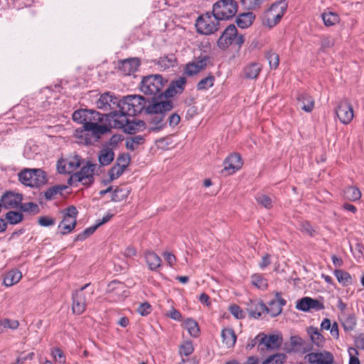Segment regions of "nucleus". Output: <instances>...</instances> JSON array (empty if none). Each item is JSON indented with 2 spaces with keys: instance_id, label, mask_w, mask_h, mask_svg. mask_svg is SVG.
I'll list each match as a JSON object with an SVG mask.
<instances>
[{
  "instance_id": "1",
  "label": "nucleus",
  "mask_w": 364,
  "mask_h": 364,
  "mask_svg": "<svg viewBox=\"0 0 364 364\" xmlns=\"http://www.w3.org/2000/svg\"><path fill=\"white\" fill-rule=\"evenodd\" d=\"M149 98L141 95H130L119 100L118 110L112 111L114 129H122L126 134H133L139 132L145 123L141 120H130L128 117L136 116L142 112L146 113Z\"/></svg>"
},
{
  "instance_id": "2",
  "label": "nucleus",
  "mask_w": 364,
  "mask_h": 364,
  "mask_svg": "<svg viewBox=\"0 0 364 364\" xmlns=\"http://www.w3.org/2000/svg\"><path fill=\"white\" fill-rule=\"evenodd\" d=\"M173 108V104L171 100H157L156 97L153 98L146 109V114L151 115L150 130L157 132L164 129L167 124L165 117Z\"/></svg>"
},
{
  "instance_id": "3",
  "label": "nucleus",
  "mask_w": 364,
  "mask_h": 364,
  "mask_svg": "<svg viewBox=\"0 0 364 364\" xmlns=\"http://www.w3.org/2000/svg\"><path fill=\"white\" fill-rule=\"evenodd\" d=\"M168 82L162 75L159 74L149 75L142 77L140 84V90L146 95L151 96L150 101L156 97L157 100H162L164 97H159L162 93V89Z\"/></svg>"
},
{
  "instance_id": "4",
  "label": "nucleus",
  "mask_w": 364,
  "mask_h": 364,
  "mask_svg": "<svg viewBox=\"0 0 364 364\" xmlns=\"http://www.w3.org/2000/svg\"><path fill=\"white\" fill-rule=\"evenodd\" d=\"M287 9L286 0L274 2L262 16V25L269 28L275 26L282 19Z\"/></svg>"
},
{
  "instance_id": "5",
  "label": "nucleus",
  "mask_w": 364,
  "mask_h": 364,
  "mask_svg": "<svg viewBox=\"0 0 364 364\" xmlns=\"http://www.w3.org/2000/svg\"><path fill=\"white\" fill-rule=\"evenodd\" d=\"M104 131V127L85 124L75 129L74 136L78 139V143L90 145L97 141L103 135Z\"/></svg>"
},
{
  "instance_id": "6",
  "label": "nucleus",
  "mask_w": 364,
  "mask_h": 364,
  "mask_svg": "<svg viewBox=\"0 0 364 364\" xmlns=\"http://www.w3.org/2000/svg\"><path fill=\"white\" fill-rule=\"evenodd\" d=\"M19 181L29 187H39L46 181V173L40 168H25L18 174Z\"/></svg>"
},
{
  "instance_id": "7",
  "label": "nucleus",
  "mask_w": 364,
  "mask_h": 364,
  "mask_svg": "<svg viewBox=\"0 0 364 364\" xmlns=\"http://www.w3.org/2000/svg\"><path fill=\"white\" fill-rule=\"evenodd\" d=\"M238 9L235 0H219L213 6V14L216 20H229L236 14Z\"/></svg>"
},
{
  "instance_id": "8",
  "label": "nucleus",
  "mask_w": 364,
  "mask_h": 364,
  "mask_svg": "<svg viewBox=\"0 0 364 364\" xmlns=\"http://www.w3.org/2000/svg\"><path fill=\"white\" fill-rule=\"evenodd\" d=\"M87 115V119L85 124L104 127L105 131L103 135L111 132V129L114 128V116L112 115V112H109L107 114H101L96 110L88 109Z\"/></svg>"
},
{
  "instance_id": "9",
  "label": "nucleus",
  "mask_w": 364,
  "mask_h": 364,
  "mask_svg": "<svg viewBox=\"0 0 364 364\" xmlns=\"http://www.w3.org/2000/svg\"><path fill=\"white\" fill-rule=\"evenodd\" d=\"M220 20L215 18L213 12H206L199 16L196 21V28L198 33L211 35L220 28Z\"/></svg>"
},
{
  "instance_id": "10",
  "label": "nucleus",
  "mask_w": 364,
  "mask_h": 364,
  "mask_svg": "<svg viewBox=\"0 0 364 364\" xmlns=\"http://www.w3.org/2000/svg\"><path fill=\"white\" fill-rule=\"evenodd\" d=\"M244 42V36L242 35H238L236 26L234 24H230L220 35L217 41V45L219 48L225 50L232 44L240 47Z\"/></svg>"
},
{
  "instance_id": "11",
  "label": "nucleus",
  "mask_w": 364,
  "mask_h": 364,
  "mask_svg": "<svg viewBox=\"0 0 364 364\" xmlns=\"http://www.w3.org/2000/svg\"><path fill=\"white\" fill-rule=\"evenodd\" d=\"M63 220L58 225V228L61 230L62 235H66L71 232L77 224V216L78 210L74 205H70L67 208L61 210Z\"/></svg>"
},
{
  "instance_id": "12",
  "label": "nucleus",
  "mask_w": 364,
  "mask_h": 364,
  "mask_svg": "<svg viewBox=\"0 0 364 364\" xmlns=\"http://www.w3.org/2000/svg\"><path fill=\"white\" fill-rule=\"evenodd\" d=\"M119 100L114 94L107 92L100 95V98L96 101V107L99 109L110 112L118 110V104Z\"/></svg>"
},
{
  "instance_id": "13",
  "label": "nucleus",
  "mask_w": 364,
  "mask_h": 364,
  "mask_svg": "<svg viewBox=\"0 0 364 364\" xmlns=\"http://www.w3.org/2000/svg\"><path fill=\"white\" fill-rule=\"evenodd\" d=\"M336 113L341 122L344 124H349L354 116L352 105L347 99H344L339 102L336 109Z\"/></svg>"
},
{
  "instance_id": "14",
  "label": "nucleus",
  "mask_w": 364,
  "mask_h": 364,
  "mask_svg": "<svg viewBox=\"0 0 364 364\" xmlns=\"http://www.w3.org/2000/svg\"><path fill=\"white\" fill-rule=\"evenodd\" d=\"M90 285V283L85 284L73 294L72 309L75 314L80 315L85 311L86 309L87 299L83 291Z\"/></svg>"
},
{
  "instance_id": "15",
  "label": "nucleus",
  "mask_w": 364,
  "mask_h": 364,
  "mask_svg": "<svg viewBox=\"0 0 364 364\" xmlns=\"http://www.w3.org/2000/svg\"><path fill=\"white\" fill-rule=\"evenodd\" d=\"M95 166L96 165L92 162L87 161L86 165L83 166L79 171L75 172L83 186L89 187L94 183Z\"/></svg>"
},
{
  "instance_id": "16",
  "label": "nucleus",
  "mask_w": 364,
  "mask_h": 364,
  "mask_svg": "<svg viewBox=\"0 0 364 364\" xmlns=\"http://www.w3.org/2000/svg\"><path fill=\"white\" fill-rule=\"evenodd\" d=\"M186 82L187 80L184 76L172 80L168 87L159 97H164V98L168 99L173 97L176 95L181 94L185 89Z\"/></svg>"
},
{
  "instance_id": "17",
  "label": "nucleus",
  "mask_w": 364,
  "mask_h": 364,
  "mask_svg": "<svg viewBox=\"0 0 364 364\" xmlns=\"http://www.w3.org/2000/svg\"><path fill=\"white\" fill-rule=\"evenodd\" d=\"M23 200V196L21 193H16L13 191H6L0 199L1 209H13L18 207Z\"/></svg>"
},
{
  "instance_id": "18",
  "label": "nucleus",
  "mask_w": 364,
  "mask_h": 364,
  "mask_svg": "<svg viewBox=\"0 0 364 364\" xmlns=\"http://www.w3.org/2000/svg\"><path fill=\"white\" fill-rule=\"evenodd\" d=\"M209 57L207 55H200L196 60L188 63L184 68V74L188 76H193L207 66Z\"/></svg>"
},
{
  "instance_id": "19",
  "label": "nucleus",
  "mask_w": 364,
  "mask_h": 364,
  "mask_svg": "<svg viewBox=\"0 0 364 364\" xmlns=\"http://www.w3.org/2000/svg\"><path fill=\"white\" fill-rule=\"evenodd\" d=\"M81 165V157L75 155L68 160H59L57 164V171L59 173H70Z\"/></svg>"
},
{
  "instance_id": "20",
  "label": "nucleus",
  "mask_w": 364,
  "mask_h": 364,
  "mask_svg": "<svg viewBox=\"0 0 364 364\" xmlns=\"http://www.w3.org/2000/svg\"><path fill=\"white\" fill-rule=\"evenodd\" d=\"M260 338L259 345H262L264 350L278 349L282 343V338L276 334L267 335L264 333H259Z\"/></svg>"
},
{
  "instance_id": "21",
  "label": "nucleus",
  "mask_w": 364,
  "mask_h": 364,
  "mask_svg": "<svg viewBox=\"0 0 364 364\" xmlns=\"http://www.w3.org/2000/svg\"><path fill=\"white\" fill-rule=\"evenodd\" d=\"M140 65V61L136 58H131L118 61L117 70L123 75H133Z\"/></svg>"
},
{
  "instance_id": "22",
  "label": "nucleus",
  "mask_w": 364,
  "mask_h": 364,
  "mask_svg": "<svg viewBox=\"0 0 364 364\" xmlns=\"http://www.w3.org/2000/svg\"><path fill=\"white\" fill-rule=\"evenodd\" d=\"M224 168L222 173H227V174H232L236 171L239 170L242 165V158L239 154L233 153L229 155L224 161Z\"/></svg>"
},
{
  "instance_id": "23",
  "label": "nucleus",
  "mask_w": 364,
  "mask_h": 364,
  "mask_svg": "<svg viewBox=\"0 0 364 364\" xmlns=\"http://www.w3.org/2000/svg\"><path fill=\"white\" fill-rule=\"evenodd\" d=\"M296 308L304 312L311 309L320 311L324 309V304L317 299L306 296L297 301Z\"/></svg>"
},
{
  "instance_id": "24",
  "label": "nucleus",
  "mask_w": 364,
  "mask_h": 364,
  "mask_svg": "<svg viewBox=\"0 0 364 364\" xmlns=\"http://www.w3.org/2000/svg\"><path fill=\"white\" fill-rule=\"evenodd\" d=\"M247 311L250 317L258 318L261 316L262 313L267 310V306L262 300L259 299H250L247 303Z\"/></svg>"
},
{
  "instance_id": "25",
  "label": "nucleus",
  "mask_w": 364,
  "mask_h": 364,
  "mask_svg": "<svg viewBox=\"0 0 364 364\" xmlns=\"http://www.w3.org/2000/svg\"><path fill=\"white\" fill-rule=\"evenodd\" d=\"M306 358L312 364H332L333 358L331 353H326V356L319 353H311Z\"/></svg>"
},
{
  "instance_id": "26",
  "label": "nucleus",
  "mask_w": 364,
  "mask_h": 364,
  "mask_svg": "<svg viewBox=\"0 0 364 364\" xmlns=\"http://www.w3.org/2000/svg\"><path fill=\"white\" fill-rule=\"evenodd\" d=\"M262 66L259 63H250L243 68L244 78L247 80H255L259 76Z\"/></svg>"
},
{
  "instance_id": "27",
  "label": "nucleus",
  "mask_w": 364,
  "mask_h": 364,
  "mask_svg": "<svg viewBox=\"0 0 364 364\" xmlns=\"http://www.w3.org/2000/svg\"><path fill=\"white\" fill-rule=\"evenodd\" d=\"M299 105L302 110L306 112H311L314 107V100L309 94L302 92L298 94L296 97Z\"/></svg>"
},
{
  "instance_id": "28",
  "label": "nucleus",
  "mask_w": 364,
  "mask_h": 364,
  "mask_svg": "<svg viewBox=\"0 0 364 364\" xmlns=\"http://www.w3.org/2000/svg\"><path fill=\"white\" fill-rule=\"evenodd\" d=\"M177 62L176 57L174 54L170 53L160 57L156 62L161 70H166L170 68H173Z\"/></svg>"
},
{
  "instance_id": "29",
  "label": "nucleus",
  "mask_w": 364,
  "mask_h": 364,
  "mask_svg": "<svg viewBox=\"0 0 364 364\" xmlns=\"http://www.w3.org/2000/svg\"><path fill=\"white\" fill-rule=\"evenodd\" d=\"M255 18V16L252 12H245L239 14L235 22L239 28H247L252 24Z\"/></svg>"
},
{
  "instance_id": "30",
  "label": "nucleus",
  "mask_w": 364,
  "mask_h": 364,
  "mask_svg": "<svg viewBox=\"0 0 364 364\" xmlns=\"http://www.w3.org/2000/svg\"><path fill=\"white\" fill-rule=\"evenodd\" d=\"M22 277L21 272L18 269L9 271L4 278V284L6 287H11L18 283Z\"/></svg>"
},
{
  "instance_id": "31",
  "label": "nucleus",
  "mask_w": 364,
  "mask_h": 364,
  "mask_svg": "<svg viewBox=\"0 0 364 364\" xmlns=\"http://www.w3.org/2000/svg\"><path fill=\"white\" fill-rule=\"evenodd\" d=\"M114 153L112 149L104 148L98 155V161L101 166H107L114 160Z\"/></svg>"
},
{
  "instance_id": "32",
  "label": "nucleus",
  "mask_w": 364,
  "mask_h": 364,
  "mask_svg": "<svg viewBox=\"0 0 364 364\" xmlns=\"http://www.w3.org/2000/svg\"><path fill=\"white\" fill-rule=\"evenodd\" d=\"M68 188L66 185H55L48 188L44 192L45 198L47 200H53L57 195L63 196V191Z\"/></svg>"
},
{
  "instance_id": "33",
  "label": "nucleus",
  "mask_w": 364,
  "mask_h": 364,
  "mask_svg": "<svg viewBox=\"0 0 364 364\" xmlns=\"http://www.w3.org/2000/svg\"><path fill=\"white\" fill-rule=\"evenodd\" d=\"M345 199L350 201H357L361 198V192L356 186H350L346 187L343 191Z\"/></svg>"
},
{
  "instance_id": "34",
  "label": "nucleus",
  "mask_w": 364,
  "mask_h": 364,
  "mask_svg": "<svg viewBox=\"0 0 364 364\" xmlns=\"http://www.w3.org/2000/svg\"><path fill=\"white\" fill-rule=\"evenodd\" d=\"M145 259L146 262L151 270H156L161 266V259L154 252H146Z\"/></svg>"
},
{
  "instance_id": "35",
  "label": "nucleus",
  "mask_w": 364,
  "mask_h": 364,
  "mask_svg": "<svg viewBox=\"0 0 364 364\" xmlns=\"http://www.w3.org/2000/svg\"><path fill=\"white\" fill-rule=\"evenodd\" d=\"M221 336L223 342L227 347H232L236 342V335L232 328H224L222 330Z\"/></svg>"
},
{
  "instance_id": "36",
  "label": "nucleus",
  "mask_w": 364,
  "mask_h": 364,
  "mask_svg": "<svg viewBox=\"0 0 364 364\" xmlns=\"http://www.w3.org/2000/svg\"><path fill=\"white\" fill-rule=\"evenodd\" d=\"M131 192V189L128 187L119 188L114 190L112 194L111 200L114 202H120L126 199Z\"/></svg>"
},
{
  "instance_id": "37",
  "label": "nucleus",
  "mask_w": 364,
  "mask_h": 364,
  "mask_svg": "<svg viewBox=\"0 0 364 364\" xmlns=\"http://www.w3.org/2000/svg\"><path fill=\"white\" fill-rule=\"evenodd\" d=\"M184 327L188 331L191 336L197 338L200 334V328L198 323L193 318H187L184 322Z\"/></svg>"
},
{
  "instance_id": "38",
  "label": "nucleus",
  "mask_w": 364,
  "mask_h": 364,
  "mask_svg": "<svg viewBox=\"0 0 364 364\" xmlns=\"http://www.w3.org/2000/svg\"><path fill=\"white\" fill-rule=\"evenodd\" d=\"M307 331L310 336L311 341L317 346H321L323 343V338L318 332V328L311 326L308 328Z\"/></svg>"
},
{
  "instance_id": "39",
  "label": "nucleus",
  "mask_w": 364,
  "mask_h": 364,
  "mask_svg": "<svg viewBox=\"0 0 364 364\" xmlns=\"http://www.w3.org/2000/svg\"><path fill=\"white\" fill-rule=\"evenodd\" d=\"M334 274L336 277L339 283L343 286H348L352 283V278L350 274L342 269H336L334 271Z\"/></svg>"
},
{
  "instance_id": "40",
  "label": "nucleus",
  "mask_w": 364,
  "mask_h": 364,
  "mask_svg": "<svg viewBox=\"0 0 364 364\" xmlns=\"http://www.w3.org/2000/svg\"><path fill=\"white\" fill-rule=\"evenodd\" d=\"M286 359L287 355L284 353H276L269 356L262 362V364H284Z\"/></svg>"
},
{
  "instance_id": "41",
  "label": "nucleus",
  "mask_w": 364,
  "mask_h": 364,
  "mask_svg": "<svg viewBox=\"0 0 364 364\" xmlns=\"http://www.w3.org/2000/svg\"><path fill=\"white\" fill-rule=\"evenodd\" d=\"M5 218L9 224L16 225L23 220V215L20 212L10 210L6 214Z\"/></svg>"
},
{
  "instance_id": "42",
  "label": "nucleus",
  "mask_w": 364,
  "mask_h": 364,
  "mask_svg": "<svg viewBox=\"0 0 364 364\" xmlns=\"http://www.w3.org/2000/svg\"><path fill=\"white\" fill-rule=\"evenodd\" d=\"M215 77L213 75H209L206 77L201 79L197 84L198 90H205L211 87L214 85Z\"/></svg>"
},
{
  "instance_id": "43",
  "label": "nucleus",
  "mask_w": 364,
  "mask_h": 364,
  "mask_svg": "<svg viewBox=\"0 0 364 364\" xmlns=\"http://www.w3.org/2000/svg\"><path fill=\"white\" fill-rule=\"evenodd\" d=\"M21 211L32 214H37L40 212L38 205L33 202L24 203L19 204L18 207Z\"/></svg>"
},
{
  "instance_id": "44",
  "label": "nucleus",
  "mask_w": 364,
  "mask_h": 364,
  "mask_svg": "<svg viewBox=\"0 0 364 364\" xmlns=\"http://www.w3.org/2000/svg\"><path fill=\"white\" fill-rule=\"evenodd\" d=\"M87 113L88 109H80L75 110L73 114L72 119L74 122L85 125L87 119Z\"/></svg>"
},
{
  "instance_id": "45",
  "label": "nucleus",
  "mask_w": 364,
  "mask_h": 364,
  "mask_svg": "<svg viewBox=\"0 0 364 364\" xmlns=\"http://www.w3.org/2000/svg\"><path fill=\"white\" fill-rule=\"evenodd\" d=\"M322 19L326 26L335 25L339 21V17L336 13L328 12L322 14Z\"/></svg>"
},
{
  "instance_id": "46",
  "label": "nucleus",
  "mask_w": 364,
  "mask_h": 364,
  "mask_svg": "<svg viewBox=\"0 0 364 364\" xmlns=\"http://www.w3.org/2000/svg\"><path fill=\"white\" fill-rule=\"evenodd\" d=\"M144 141L143 136L140 135L135 136L126 141V148L131 151H134L136 146Z\"/></svg>"
},
{
  "instance_id": "47",
  "label": "nucleus",
  "mask_w": 364,
  "mask_h": 364,
  "mask_svg": "<svg viewBox=\"0 0 364 364\" xmlns=\"http://www.w3.org/2000/svg\"><path fill=\"white\" fill-rule=\"evenodd\" d=\"M124 171L125 169L115 164L108 171V182H112V181L118 178Z\"/></svg>"
},
{
  "instance_id": "48",
  "label": "nucleus",
  "mask_w": 364,
  "mask_h": 364,
  "mask_svg": "<svg viewBox=\"0 0 364 364\" xmlns=\"http://www.w3.org/2000/svg\"><path fill=\"white\" fill-rule=\"evenodd\" d=\"M282 310L279 305L277 304L274 300L271 301L269 303V306H267V310L264 312L269 314L272 317H276L282 313Z\"/></svg>"
},
{
  "instance_id": "49",
  "label": "nucleus",
  "mask_w": 364,
  "mask_h": 364,
  "mask_svg": "<svg viewBox=\"0 0 364 364\" xmlns=\"http://www.w3.org/2000/svg\"><path fill=\"white\" fill-rule=\"evenodd\" d=\"M265 57L268 60L272 69L277 68L279 64V56L277 53L269 51L266 53Z\"/></svg>"
},
{
  "instance_id": "50",
  "label": "nucleus",
  "mask_w": 364,
  "mask_h": 364,
  "mask_svg": "<svg viewBox=\"0 0 364 364\" xmlns=\"http://www.w3.org/2000/svg\"><path fill=\"white\" fill-rule=\"evenodd\" d=\"M97 229V226L92 225L84 230L82 232L76 235L75 241H83L92 235Z\"/></svg>"
},
{
  "instance_id": "51",
  "label": "nucleus",
  "mask_w": 364,
  "mask_h": 364,
  "mask_svg": "<svg viewBox=\"0 0 364 364\" xmlns=\"http://www.w3.org/2000/svg\"><path fill=\"white\" fill-rule=\"evenodd\" d=\"M252 283L259 289H264L267 287V280L258 274H255L252 276Z\"/></svg>"
},
{
  "instance_id": "52",
  "label": "nucleus",
  "mask_w": 364,
  "mask_h": 364,
  "mask_svg": "<svg viewBox=\"0 0 364 364\" xmlns=\"http://www.w3.org/2000/svg\"><path fill=\"white\" fill-rule=\"evenodd\" d=\"M356 326V318L354 315H349L343 322V326L346 331H353Z\"/></svg>"
},
{
  "instance_id": "53",
  "label": "nucleus",
  "mask_w": 364,
  "mask_h": 364,
  "mask_svg": "<svg viewBox=\"0 0 364 364\" xmlns=\"http://www.w3.org/2000/svg\"><path fill=\"white\" fill-rule=\"evenodd\" d=\"M131 158L129 154H121L118 156L116 164L126 169L130 164Z\"/></svg>"
},
{
  "instance_id": "54",
  "label": "nucleus",
  "mask_w": 364,
  "mask_h": 364,
  "mask_svg": "<svg viewBox=\"0 0 364 364\" xmlns=\"http://www.w3.org/2000/svg\"><path fill=\"white\" fill-rule=\"evenodd\" d=\"M194 348L191 341H186L180 347V354L188 356L193 353Z\"/></svg>"
},
{
  "instance_id": "55",
  "label": "nucleus",
  "mask_w": 364,
  "mask_h": 364,
  "mask_svg": "<svg viewBox=\"0 0 364 364\" xmlns=\"http://www.w3.org/2000/svg\"><path fill=\"white\" fill-rule=\"evenodd\" d=\"M257 202L266 208H270L272 206V199L266 195H258L256 197Z\"/></svg>"
},
{
  "instance_id": "56",
  "label": "nucleus",
  "mask_w": 364,
  "mask_h": 364,
  "mask_svg": "<svg viewBox=\"0 0 364 364\" xmlns=\"http://www.w3.org/2000/svg\"><path fill=\"white\" fill-rule=\"evenodd\" d=\"M265 0H242V4L250 10H255L259 8L260 5Z\"/></svg>"
},
{
  "instance_id": "57",
  "label": "nucleus",
  "mask_w": 364,
  "mask_h": 364,
  "mask_svg": "<svg viewBox=\"0 0 364 364\" xmlns=\"http://www.w3.org/2000/svg\"><path fill=\"white\" fill-rule=\"evenodd\" d=\"M52 355L55 360V361L59 363H65V357L63 350L59 348H55L52 351Z\"/></svg>"
},
{
  "instance_id": "58",
  "label": "nucleus",
  "mask_w": 364,
  "mask_h": 364,
  "mask_svg": "<svg viewBox=\"0 0 364 364\" xmlns=\"http://www.w3.org/2000/svg\"><path fill=\"white\" fill-rule=\"evenodd\" d=\"M348 351L350 355L348 364H360V362L358 358V352L356 350V348L353 347H350Z\"/></svg>"
},
{
  "instance_id": "59",
  "label": "nucleus",
  "mask_w": 364,
  "mask_h": 364,
  "mask_svg": "<svg viewBox=\"0 0 364 364\" xmlns=\"http://www.w3.org/2000/svg\"><path fill=\"white\" fill-rule=\"evenodd\" d=\"M38 223L42 227H49L55 225V220L48 216H41L38 218Z\"/></svg>"
},
{
  "instance_id": "60",
  "label": "nucleus",
  "mask_w": 364,
  "mask_h": 364,
  "mask_svg": "<svg viewBox=\"0 0 364 364\" xmlns=\"http://www.w3.org/2000/svg\"><path fill=\"white\" fill-rule=\"evenodd\" d=\"M151 306L148 302L141 304L137 308V312L141 316H147L151 313Z\"/></svg>"
},
{
  "instance_id": "61",
  "label": "nucleus",
  "mask_w": 364,
  "mask_h": 364,
  "mask_svg": "<svg viewBox=\"0 0 364 364\" xmlns=\"http://www.w3.org/2000/svg\"><path fill=\"white\" fill-rule=\"evenodd\" d=\"M229 310L232 315H233L236 318L241 319L245 318V314L239 306L231 305Z\"/></svg>"
},
{
  "instance_id": "62",
  "label": "nucleus",
  "mask_w": 364,
  "mask_h": 364,
  "mask_svg": "<svg viewBox=\"0 0 364 364\" xmlns=\"http://www.w3.org/2000/svg\"><path fill=\"white\" fill-rule=\"evenodd\" d=\"M301 231L308 234L311 237L316 235V230L309 222H305L301 225Z\"/></svg>"
},
{
  "instance_id": "63",
  "label": "nucleus",
  "mask_w": 364,
  "mask_h": 364,
  "mask_svg": "<svg viewBox=\"0 0 364 364\" xmlns=\"http://www.w3.org/2000/svg\"><path fill=\"white\" fill-rule=\"evenodd\" d=\"M321 47L320 50L323 51L325 49L330 48L333 46L334 41L330 37H325L321 40Z\"/></svg>"
},
{
  "instance_id": "64",
  "label": "nucleus",
  "mask_w": 364,
  "mask_h": 364,
  "mask_svg": "<svg viewBox=\"0 0 364 364\" xmlns=\"http://www.w3.org/2000/svg\"><path fill=\"white\" fill-rule=\"evenodd\" d=\"M355 346L356 350H364V335L363 333H360L358 336L355 338L354 340Z\"/></svg>"
}]
</instances>
